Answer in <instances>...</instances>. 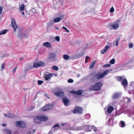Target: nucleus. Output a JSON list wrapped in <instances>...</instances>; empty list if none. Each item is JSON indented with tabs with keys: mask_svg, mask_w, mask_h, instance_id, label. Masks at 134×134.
Here are the masks:
<instances>
[{
	"mask_svg": "<svg viewBox=\"0 0 134 134\" xmlns=\"http://www.w3.org/2000/svg\"><path fill=\"white\" fill-rule=\"evenodd\" d=\"M103 85L102 82H97L94 85L90 86L89 88V89L91 91H99L101 89Z\"/></svg>",
	"mask_w": 134,
	"mask_h": 134,
	"instance_id": "nucleus-1",
	"label": "nucleus"
},
{
	"mask_svg": "<svg viewBox=\"0 0 134 134\" xmlns=\"http://www.w3.org/2000/svg\"><path fill=\"white\" fill-rule=\"evenodd\" d=\"M84 130L87 132H90L91 131V129L90 126L88 125H86L82 126L81 127H78L76 128V130Z\"/></svg>",
	"mask_w": 134,
	"mask_h": 134,
	"instance_id": "nucleus-2",
	"label": "nucleus"
},
{
	"mask_svg": "<svg viewBox=\"0 0 134 134\" xmlns=\"http://www.w3.org/2000/svg\"><path fill=\"white\" fill-rule=\"evenodd\" d=\"M119 20H117L113 24L109 25L108 27L111 29L116 30L119 27Z\"/></svg>",
	"mask_w": 134,
	"mask_h": 134,
	"instance_id": "nucleus-3",
	"label": "nucleus"
},
{
	"mask_svg": "<svg viewBox=\"0 0 134 134\" xmlns=\"http://www.w3.org/2000/svg\"><path fill=\"white\" fill-rule=\"evenodd\" d=\"M57 59L55 53H52L49 54L47 58V60L50 62L55 61Z\"/></svg>",
	"mask_w": 134,
	"mask_h": 134,
	"instance_id": "nucleus-4",
	"label": "nucleus"
},
{
	"mask_svg": "<svg viewBox=\"0 0 134 134\" xmlns=\"http://www.w3.org/2000/svg\"><path fill=\"white\" fill-rule=\"evenodd\" d=\"M104 77L102 74H97L92 77L91 79V80H92L96 81L97 79H99Z\"/></svg>",
	"mask_w": 134,
	"mask_h": 134,
	"instance_id": "nucleus-5",
	"label": "nucleus"
},
{
	"mask_svg": "<svg viewBox=\"0 0 134 134\" xmlns=\"http://www.w3.org/2000/svg\"><path fill=\"white\" fill-rule=\"evenodd\" d=\"M54 107V105L53 104H50L45 105L42 108V110L43 111H46L52 109Z\"/></svg>",
	"mask_w": 134,
	"mask_h": 134,
	"instance_id": "nucleus-6",
	"label": "nucleus"
},
{
	"mask_svg": "<svg viewBox=\"0 0 134 134\" xmlns=\"http://www.w3.org/2000/svg\"><path fill=\"white\" fill-rule=\"evenodd\" d=\"M15 125L18 126L20 127L23 128L26 127V124L24 122L21 121H17L16 122Z\"/></svg>",
	"mask_w": 134,
	"mask_h": 134,
	"instance_id": "nucleus-7",
	"label": "nucleus"
},
{
	"mask_svg": "<svg viewBox=\"0 0 134 134\" xmlns=\"http://www.w3.org/2000/svg\"><path fill=\"white\" fill-rule=\"evenodd\" d=\"M36 119L38 120L42 121H47L48 119L46 116L42 115L37 116Z\"/></svg>",
	"mask_w": 134,
	"mask_h": 134,
	"instance_id": "nucleus-8",
	"label": "nucleus"
},
{
	"mask_svg": "<svg viewBox=\"0 0 134 134\" xmlns=\"http://www.w3.org/2000/svg\"><path fill=\"white\" fill-rule=\"evenodd\" d=\"M44 65V63L42 62H39L34 63L33 66L34 68H38L40 66H43Z\"/></svg>",
	"mask_w": 134,
	"mask_h": 134,
	"instance_id": "nucleus-9",
	"label": "nucleus"
},
{
	"mask_svg": "<svg viewBox=\"0 0 134 134\" xmlns=\"http://www.w3.org/2000/svg\"><path fill=\"white\" fill-rule=\"evenodd\" d=\"M53 75V73H49L48 72H46L44 75V77L46 80H48L50 79Z\"/></svg>",
	"mask_w": 134,
	"mask_h": 134,
	"instance_id": "nucleus-10",
	"label": "nucleus"
},
{
	"mask_svg": "<svg viewBox=\"0 0 134 134\" xmlns=\"http://www.w3.org/2000/svg\"><path fill=\"white\" fill-rule=\"evenodd\" d=\"M11 24L12 26L14 29V31H15L16 29L18 28V25L14 18L11 19Z\"/></svg>",
	"mask_w": 134,
	"mask_h": 134,
	"instance_id": "nucleus-11",
	"label": "nucleus"
},
{
	"mask_svg": "<svg viewBox=\"0 0 134 134\" xmlns=\"http://www.w3.org/2000/svg\"><path fill=\"white\" fill-rule=\"evenodd\" d=\"M110 43L109 42L107 43V44L106 46L105 47L101 50L100 51L101 53L102 54H104L108 49L110 47L109 46Z\"/></svg>",
	"mask_w": 134,
	"mask_h": 134,
	"instance_id": "nucleus-12",
	"label": "nucleus"
},
{
	"mask_svg": "<svg viewBox=\"0 0 134 134\" xmlns=\"http://www.w3.org/2000/svg\"><path fill=\"white\" fill-rule=\"evenodd\" d=\"M60 128H61V127H60V125L59 124H55L54 126L51 130L50 131L49 133H50L52 130H57L59 129Z\"/></svg>",
	"mask_w": 134,
	"mask_h": 134,
	"instance_id": "nucleus-13",
	"label": "nucleus"
},
{
	"mask_svg": "<svg viewBox=\"0 0 134 134\" xmlns=\"http://www.w3.org/2000/svg\"><path fill=\"white\" fill-rule=\"evenodd\" d=\"M83 109L82 107H76V114H82Z\"/></svg>",
	"mask_w": 134,
	"mask_h": 134,
	"instance_id": "nucleus-14",
	"label": "nucleus"
},
{
	"mask_svg": "<svg viewBox=\"0 0 134 134\" xmlns=\"http://www.w3.org/2000/svg\"><path fill=\"white\" fill-rule=\"evenodd\" d=\"M69 125L67 123H62L61 124V128L65 129H68Z\"/></svg>",
	"mask_w": 134,
	"mask_h": 134,
	"instance_id": "nucleus-15",
	"label": "nucleus"
},
{
	"mask_svg": "<svg viewBox=\"0 0 134 134\" xmlns=\"http://www.w3.org/2000/svg\"><path fill=\"white\" fill-rule=\"evenodd\" d=\"M62 101L64 104L66 106H68V104L69 103V100L68 99L65 97L63 98Z\"/></svg>",
	"mask_w": 134,
	"mask_h": 134,
	"instance_id": "nucleus-16",
	"label": "nucleus"
},
{
	"mask_svg": "<svg viewBox=\"0 0 134 134\" xmlns=\"http://www.w3.org/2000/svg\"><path fill=\"white\" fill-rule=\"evenodd\" d=\"M43 46L48 48H51L52 47L51 43L48 42L44 43L43 44Z\"/></svg>",
	"mask_w": 134,
	"mask_h": 134,
	"instance_id": "nucleus-17",
	"label": "nucleus"
},
{
	"mask_svg": "<svg viewBox=\"0 0 134 134\" xmlns=\"http://www.w3.org/2000/svg\"><path fill=\"white\" fill-rule=\"evenodd\" d=\"M55 94L58 97H62L64 95V93L62 91H59L55 93Z\"/></svg>",
	"mask_w": 134,
	"mask_h": 134,
	"instance_id": "nucleus-18",
	"label": "nucleus"
},
{
	"mask_svg": "<svg viewBox=\"0 0 134 134\" xmlns=\"http://www.w3.org/2000/svg\"><path fill=\"white\" fill-rule=\"evenodd\" d=\"M120 93H115L113 96L112 98L113 99H115L119 97L120 95Z\"/></svg>",
	"mask_w": 134,
	"mask_h": 134,
	"instance_id": "nucleus-19",
	"label": "nucleus"
},
{
	"mask_svg": "<svg viewBox=\"0 0 134 134\" xmlns=\"http://www.w3.org/2000/svg\"><path fill=\"white\" fill-rule=\"evenodd\" d=\"M82 50V51L81 52L80 54H76V59H78L82 57L84 54V52L83 50V49L82 48L81 50Z\"/></svg>",
	"mask_w": 134,
	"mask_h": 134,
	"instance_id": "nucleus-20",
	"label": "nucleus"
},
{
	"mask_svg": "<svg viewBox=\"0 0 134 134\" xmlns=\"http://www.w3.org/2000/svg\"><path fill=\"white\" fill-rule=\"evenodd\" d=\"M34 68L33 66H32L30 64H28L25 67L26 70L27 71L30 70Z\"/></svg>",
	"mask_w": 134,
	"mask_h": 134,
	"instance_id": "nucleus-21",
	"label": "nucleus"
},
{
	"mask_svg": "<svg viewBox=\"0 0 134 134\" xmlns=\"http://www.w3.org/2000/svg\"><path fill=\"white\" fill-rule=\"evenodd\" d=\"M83 91L82 90H79L76 91V99L78 100V97L77 95H81L83 93Z\"/></svg>",
	"mask_w": 134,
	"mask_h": 134,
	"instance_id": "nucleus-22",
	"label": "nucleus"
},
{
	"mask_svg": "<svg viewBox=\"0 0 134 134\" xmlns=\"http://www.w3.org/2000/svg\"><path fill=\"white\" fill-rule=\"evenodd\" d=\"M3 131L5 134H11L12 132V131L6 129H4Z\"/></svg>",
	"mask_w": 134,
	"mask_h": 134,
	"instance_id": "nucleus-23",
	"label": "nucleus"
},
{
	"mask_svg": "<svg viewBox=\"0 0 134 134\" xmlns=\"http://www.w3.org/2000/svg\"><path fill=\"white\" fill-rule=\"evenodd\" d=\"M114 109V108L112 106H109L107 109L108 112L109 113H110L112 112Z\"/></svg>",
	"mask_w": 134,
	"mask_h": 134,
	"instance_id": "nucleus-24",
	"label": "nucleus"
},
{
	"mask_svg": "<svg viewBox=\"0 0 134 134\" xmlns=\"http://www.w3.org/2000/svg\"><path fill=\"white\" fill-rule=\"evenodd\" d=\"M62 19V17H58L55 18L53 21L54 23H57L60 21Z\"/></svg>",
	"mask_w": 134,
	"mask_h": 134,
	"instance_id": "nucleus-25",
	"label": "nucleus"
},
{
	"mask_svg": "<svg viewBox=\"0 0 134 134\" xmlns=\"http://www.w3.org/2000/svg\"><path fill=\"white\" fill-rule=\"evenodd\" d=\"M122 83L123 86H125L127 84V82L126 79H124L122 80Z\"/></svg>",
	"mask_w": 134,
	"mask_h": 134,
	"instance_id": "nucleus-26",
	"label": "nucleus"
},
{
	"mask_svg": "<svg viewBox=\"0 0 134 134\" xmlns=\"http://www.w3.org/2000/svg\"><path fill=\"white\" fill-rule=\"evenodd\" d=\"M92 129L95 132H96V134H98L97 133V132H99V131L98 130H97L96 127L94 126H92Z\"/></svg>",
	"mask_w": 134,
	"mask_h": 134,
	"instance_id": "nucleus-27",
	"label": "nucleus"
},
{
	"mask_svg": "<svg viewBox=\"0 0 134 134\" xmlns=\"http://www.w3.org/2000/svg\"><path fill=\"white\" fill-rule=\"evenodd\" d=\"M63 58L65 60L70 59V56L67 54H64L63 55Z\"/></svg>",
	"mask_w": 134,
	"mask_h": 134,
	"instance_id": "nucleus-28",
	"label": "nucleus"
},
{
	"mask_svg": "<svg viewBox=\"0 0 134 134\" xmlns=\"http://www.w3.org/2000/svg\"><path fill=\"white\" fill-rule=\"evenodd\" d=\"M7 32V30L6 29L0 32V35L4 34L6 33Z\"/></svg>",
	"mask_w": 134,
	"mask_h": 134,
	"instance_id": "nucleus-29",
	"label": "nucleus"
},
{
	"mask_svg": "<svg viewBox=\"0 0 134 134\" xmlns=\"http://www.w3.org/2000/svg\"><path fill=\"white\" fill-rule=\"evenodd\" d=\"M15 117L14 115L12 114L8 113V117L11 118H13Z\"/></svg>",
	"mask_w": 134,
	"mask_h": 134,
	"instance_id": "nucleus-30",
	"label": "nucleus"
},
{
	"mask_svg": "<svg viewBox=\"0 0 134 134\" xmlns=\"http://www.w3.org/2000/svg\"><path fill=\"white\" fill-rule=\"evenodd\" d=\"M125 125L124 122L122 121H121L120 122V126L121 127H123Z\"/></svg>",
	"mask_w": 134,
	"mask_h": 134,
	"instance_id": "nucleus-31",
	"label": "nucleus"
},
{
	"mask_svg": "<svg viewBox=\"0 0 134 134\" xmlns=\"http://www.w3.org/2000/svg\"><path fill=\"white\" fill-rule=\"evenodd\" d=\"M109 71V70H107L105 71L102 74L104 76L106 75Z\"/></svg>",
	"mask_w": 134,
	"mask_h": 134,
	"instance_id": "nucleus-32",
	"label": "nucleus"
},
{
	"mask_svg": "<svg viewBox=\"0 0 134 134\" xmlns=\"http://www.w3.org/2000/svg\"><path fill=\"white\" fill-rule=\"evenodd\" d=\"M25 7V5L24 4H22L21 5L20 7V10L22 11L24 9V8Z\"/></svg>",
	"mask_w": 134,
	"mask_h": 134,
	"instance_id": "nucleus-33",
	"label": "nucleus"
},
{
	"mask_svg": "<svg viewBox=\"0 0 134 134\" xmlns=\"http://www.w3.org/2000/svg\"><path fill=\"white\" fill-rule=\"evenodd\" d=\"M125 102L126 103H129L130 102V100L129 98L126 97L124 99Z\"/></svg>",
	"mask_w": 134,
	"mask_h": 134,
	"instance_id": "nucleus-34",
	"label": "nucleus"
},
{
	"mask_svg": "<svg viewBox=\"0 0 134 134\" xmlns=\"http://www.w3.org/2000/svg\"><path fill=\"white\" fill-rule=\"evenodd\" d=\"M115 60L114 59H113L110 61V63L111 64H113L115 63Z\"/></svg>",
	"mask_w": 134,
	"mask_h": 134,
	"instance_id": "nucleus-35",
	"label": "nucleus"
},
{
	"mask_svg": "<svg viewBox=\"0 0 134 134\" xmlns=\"http://www.w3.org/2000/svg\"><path fill=\"white\" fill-rule=\"evenodd\" d=\"M35 131V130H34L33 131H30L27 133V134H34Z\"/></svg>",
	"mask_w": 134,
	"mask_h": 134,
	"instance_id": "nucleus-36",
	"label": "nucleus"
},
{
	"mask_svg": "<svg viewBox=\"0 0 134 134\" xmlns=\"http://www.w3.org/2000/svg\"><path fill=\"white\" fill-rule=\"evenodd\" d=\"M112 123V120L111 119H109L108 120V125H111Z\"/></svg>",
	"mask_w": 134,
	"mask_h": 134,
	"instance_id": "nucleus-37",
	"label": "nucleus"
},
{
	"mask_svg": "<svg viewBox=\"0 0 134 134\" xmlns=\"http://www.w3.org/2000/svg\"><path fill=\"white\" fill-rule=\"evenodd\" d=\"M95 62H96L95 61H94L92 63V64L90 65V68H93V67L94 65L95 64Z\"/></svg>",
	"mask_w": 134,
	"mask_h": 134,
	"instance_id": "nucleus-38",
	"label": "nucleus"
},
{
	"mask_svg": "<svg viewBox=\"0 0 134 134\" xmlns=\"http://www.w3.org/2000/svg\"><path fill=\"white\" fill-rule=\"evenodd\" d=\"M52 68L55 70L57 71L58 70V68L56 66H54L52 67Z\"/></svg>",
	"mask_w": 134,
	"mask_h": 134,
	"instance_id": "nucleus-39",
	"label": "nucleus"
},
{
	"mask_svg": "<svg viewBox=\"0 0 134 134\" xmlns=\"http://www.w3.org/2000/svg\"><path fill=\"white\" fill-rule=\"evenodd\" d=\"M62 29L64 30H65L66 32L67 33H68L69 32V30L65 27L64 26H63L62 27Z\"/></svg>",
	"mask_w": 134,
	"mask_h": 134,
	"instance_id": "nucleus-40",
	"label": "nucleus"
},
{
	"mask_svg": "<svg viewBox=\"0 0 134 134\" xmlns=\"http://www.w3.org/2000/svg\"><path fill=\"white\" fill-rule=\"evenodd\" d=\"M5 65L4 63L2 64L1 66V71H2L3 69H4Z\"/></svg>",
	"mask_w": 134,
	"mask_h": 134,
	"instance_id": "nucleus-41",
	"label": "nucleus"
},
{
	"mask_svg": "<svg viewBox=\"0 0 134 134\" xmlns=\"http://www.w3.org/2000/svg\"><path fill=\"white\" fill-rule=\"evenodd\" d=\"M55 39L57 41H59L60 40V37L58 36H56L55 37Z\"/></svg>",
	"mask_w": 134,
	"mask_h": 134,
	"instance_id": "nucleus-42",
	"label": "nucleus"
},
{
	"mask_svg": "<svg viewBox=\"0 0 134 134\" xmlns=\"http://www.w3.org/2000/svg\"><path fill=\"white\" fill-rule=\"evenodd\" d=\"M129 48H131L133 47V44L132 43H131L129 44Z\"/></svg>",
	"mask_w": 134,
	"mask_h": 134,
	"instance_id": "nucleus-43",
	"label": "nucleus"
},
{
	"mask_svg": "<svg viewBox=\"0 0 134 134\" xmlns=\"http://www.w3.org/2000/svg\"><path fill=\"white\" fill-rule=\"evenodd\" d=\"M73 82V80L71 79H69L68 81V82L69 83H72Z\"/></svg>",
	"mask_w": 134,
	"mask_h": 134,
	"instance_id": "nucleus-44",
	"label": "nucleus"
},
{
	"mask_svg": "<svg viewBox=\"0 0 134 134\" xmlns=\"http://www.w3.org/2000/svg\"><path fill=\"white\" fill-rule=\"evenodd\" d=\"M43 82L42 81L38 80V81L37 83L38 85H41L42 84Z\"/></svg>",
	"mask_w": 134,
	"mask_h": 134,
	"instance_id": "nucleus-45",
	"label": "nucleus"
},
{
	"mask_svg": "<svg viewBox=\"0 0 134 134\" xmlns=\"http://www.w3.org/2000/svg\"><path fill=\"white\" fill-rule=\"evenodd\" d=\"M85 117L87 119H89L90 118V115L89 114H86L85 115Z\"/></svg>",
	"mask_w": 134,
	"mask_h": 134,
	"instance_id": "nucleus-46",
	"label": "nucleus"
},
{
	"mask_svg": "<svg viewBox=\"0 0 134 134\" xmlns=\"http://www.w3.org/2000/svg\"><path fill=\"white\" fill-rule=\"evenodd\" d=\"M114 8L113 7H111L110 9V13H112L114 12Z\"/></svg>",
	"mask_w": 134,
	"mask_h": 134,
	"instance_id": "nucleus-47",
	"label": "nucleus"
},
{
	"mask_svg": "<svg viewBox=\"0 0 134 134\" xmlns=\"http://www.w3.org/2000/svg\"><path fill=\"white\" fill-rule=\"evenodd\" d=\"M119 39H116V40L115 43H116V46H117L118 45L119 43Z\"/></svg>",
	"mask_w": 134,
	"mask_h": 134,
	"instance_id": "nucleus-48",
	"label": "nucleus"
},
{
	"mask_svg": "<svg viewBox=\"0 0 134 134\" xmlns=\"http://www.w3.org/2000/svg\"><path fill=\"white\" fill-rule=\"evenodd\" d=\"M75 57V55H71L70 56V59H74Z\"/></svg>",
	"mask_w": 134,
	"mask_h": 134,
	"instance_id": "nucleus-49",
	"label": "nucleus"
},
{
	"mask_svg": "<svg viewBox=\"0 0 134 134\" xmlns=\"http://www.w3.org/2000/svg\"><path fill=\"white\" fill-rule=\"evenodd\" d=\"M122 80V78L121 77H118V80L119 81H121Z\"/></svg>",
	"mask_w": 134,
	"mask_h": 134,
	"instance_id": "nucleus-50",
	"label": "nucleus"
},
{
	"mask_svg": "<svg viewBox=\"0 0 134 134\" xmlns=\"http://www.w3.org/2000/svg\"><path fill=\"white\" fill-rule=\"evenodd\" d=\"M3 10V8L2 7H0V14H1Z\"/></svg>",
	"mask_w": 134,
	"mask_h": 134,
	"instance_id": "nucleus-51",
	"label": "nucleus"
},
{
	"mask_svg": "<svg viewBox=\"0 0 134 134\" xmlns=\"http://www.w3.org/2000/svg\"><path fill=\"white\" fill-rule=\"evenodd\" d=\"M69 92L70 93H73L74 94H75V91L74 90H73L72 91H69Z\"/></svg>",
	"mask_w": 134,
	"mask_h": 134,
	"instance_id": "nucleus-52",
	"label": "nucleus"
},
{
	"mask_svg": "<svg viewBox=\"0 0 134 134\" xmlns=\"http://www.w3.org/2000/svg\"><path fill=\"white\" fill-rule=\"evenodd\" d=\"M17 68V67H16L15 68H14L13 69V70H12V72H14V73L15 71H16V69Z\"/></svg>",
	"mask_w": 134,
	"mask_h": 134,
	"instance_id": "nucleus-53",
	"label": "nucleus"
},
{
	"mask_svg": "<svg viewBox=\"0 0 134 134\" xmlns=\"http://www.w3.org/2000/svg\"><path fill=\"white\" fill-rule=\"evenodd\" d=\"M72 111V112H73V113L75 114V107L74 108V110Z\"/></svg>",
	"mask_w": 134,
	"mask_h": 134,
	"instance_id": "nucleus-54",
	"label": "nucleus"
},
{
	"mask_svg": "<svg viewBox=\"0 0 134 134\" xmlns=\"http://www.w3.org/2000/svg\"><path fill=\"white\" fill-rule=\"evenodd\" d=\"M4 116H5V117H8V114H4Z\"/></svg>",
	"mask_w": 134,
	"mask_h": 134,
	"instance_id": "nucleus-55",
	"label": "nucleus"
},
{
	"mask_svg": "<svg viewBox=\"0 0 134 134\" xmlns=\"http://www.w3.org/2000/svg\"><path fill=\"white\" fill-rule=\"evenodd\" d=\"M54 27H55V28L56 29H57V30H58L59 29V28L58 27H57L56 26H54Z\"/></svg>",
	"mask_w": 134,
	"mask_h": 134,
	"instance_id": "nucleus-56",
	"label": "nucleus"
},
{
	"mask_svg": "<svg viewBox=\"0 0 134 134\" xmlns=\"http://www.w3.org/2000/svg\"><path fill=\"white\" fill-rule=\"evenodd\" d=\"M107 67H109L111 66V65L110 64H108L107 65Z\"/></svg>",
	"mask_w": 134,
	"mask_h": 134,
	"instance_id": "nucleus-57",
	"label": "nucleus"
},
{
	"mask_svg": "<svg viewBox=\"0 0 134 134\" xmlns=\"http://www.w3.org/2000/svg\"><path fill=\"white\" fill-rule=\"evenodd\" d=\"M89 58V57L88 56H86L85 58V60Z\"/></svg>",
	"mask_w": 134,
	"mask_h": 134,
	"instance_id": "nucleus-58",
	"label": "nucleus"
},
{
	"mask_svg": "<svg viewBox=\"0 0 134 134\" xmlns=\"http://www.w3.org/2000/svg\"><path fill=\"white\" fill-rule=\"evenodd\" d=\"M2 126H6V124H2Z\"/></svg>",
	"mask_w": 134,
	"mask_h": 134,
	"instance_id": "nucleus-59",
	"label": "nucleus"
},
{
	"mask_svg": "<svg viewBox=\"0 0 134 134\" xmlns=\"http://www.w3.org/2000/svg\"><path fill=\"white\" fill-rule=\"evenodd\" d=\"M103 67L105 68L107 67V65H103Z\"/></svg>",
	"mask_w": 134,
	"mask_h": 134,
	"instance_id": "nucleus-60",
	"label": "nucleus"
},
{
	"mask_svg": "<svg viewBox=\"0 0 134 134\" xmlns=\"http://www.w3.org/2000/svg\"><path fill=\"white\" fill-rule=\"evenodd\" d=\"M116 103V102H113V103H111V104H112V105H115V103Z\"/></svg>",
	"mask_w": 134,
	"mask_h": 134,
	"instance_id": "nucleus-61",
	"label": "nucleus"
},
{
	"mask_svg": "<svg viewBox=\"0 0 134 134\" xmlns=\"http://www.w3.org/2000/svg\"><path fill=\"white\" fill-rule=\"evenodd\" d=\"M44 96L47 97H48V95L47 94H45Z\"/></svg>",
	"mask_w": 134,
	"mask_h": 134,
	"instance_id": "nucleus-62",
	"label": "nucleus"
},
{
	"mask_svg": "<svg viewBox=\"0 0 134 134\" xmlns=\"http://www.w3.org/2000/svg\"><path fill=\"white\" fill-rule=\"evenodd\" d=\"M36 120H37L36 119H34V122H37V121H36Z\"/></svg>",
	"mask_w": 134,
	"mask_h": 134,
	"instance_id": "nucleus-63",
	"label": "nucleus"
},
{
	"mask_svg": "<svg viewBox=\"0 0 134 134\" xmlns=\"http://www.w3.org/2000/svg\"><path fill=\"white\" fill-rule=\"evenodd\" d=\"M21 14H22V15H24V12H22V13H21Z\"/></svg>",
	"mask_w": 134,
	"mask_h": 134,
	"instance_id": "nucleus-64",
	"label": "nucleus"
}]
</instances>
